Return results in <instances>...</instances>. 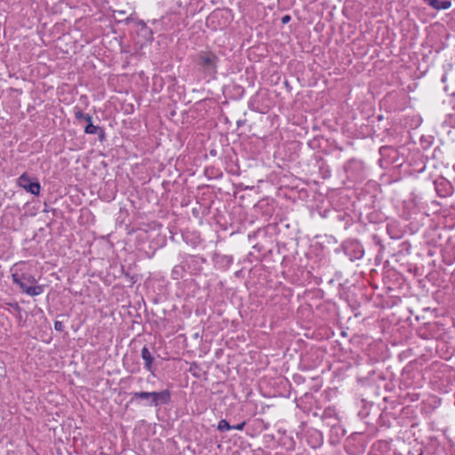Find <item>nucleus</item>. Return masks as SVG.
<instances>
[{
  "mask_svg": "<svg viewBox=\"0 0 455 455\" xmlns=\"http://www.w3.org/2000/svg\"><path fill=\"white\" fill-rule=\"evenodd\" d=\"M12 282L19 285L21 291L29 296H37L44 292L43 285H36V279L29 274H12Z\"/></svg>",
  "mask_w": 455,
  "mask_h": 455,
  "instance_id": "nucleus-1",
  "label": "nucleus"
},
{
  "mask_svg": "<svg viewBox=\"0 0 455 455\" xmlns=\"http://www.w3.org/2000/svg\"><path fill=\"white\" fill-rule=\"evenodd\" d=\"M136 399L146 400L147 405L157 407L171 402V392L167 389L160 392H135L132 394V400Z\"/></svg>",
  "mask_w": 455,
  "mask_h": 455,
  "instance_id": "nucleus-2",
  "label": "nucleus"
},
{
  "mask_svg": "<svg viewBox=\"0 0 455 455\" xmlns=\"http://www.w3.org/2000/svg\"><path fill=\"white\" fill-rule=\"evenodd\" d=\"M218 58L210 52H202L198 54V65L203 67L205 71L214 73L217 68Z\"/></svg>",
  "mask_w": 455,
  "mask_h": 455,
  "instance_id": "nucleus-3",
  "label": "nucleus"
},
{
  "mask_svg": "<svg viewBox=\"0 0 455 455\" xmlns=\"http://www.w3.org/2000/svg\"><path fill=\"white\" fill-rule=\"evenodd\" d=\"M18 184L20 185V187H21L26 191L29 192L34 196H38L40 193L41 187L38 180L36 178H32L26 173L22 174L18 179Z\"/></svg>",
  "mask_w": 455,
  "mask_h": 455,
  "instance_id": "nucleus-4",
  "label": "nucleus"
},
{
  "mask_svg": "<svg viewBox=\"0 0 455 455\" xmlns=\"http://www.w3.org/2000/svg\"><path fill=\"white\" fill-rule=\"evenodd\" d=\"M363 163L359 161H351L347 163L345 170L349 179L352 180H359L363 178Z\"/></svg>",
  "mask_w": 455,
  "mask_h": 455,
  "instance_id": "nucleus-5",
  "label": "nucleus"
},
{
  "mask_svg": "<svg viewBox=\"0 0 455 455\" xmlns=\"http://www.w3.org/2000/svg\"><path fill=\"white\" fill-rule=\"evenodd\" d=\"M141 357L144 360L145 368L152 372V363L154 362V357L147 347L142 348Z\"/></svg>",
  "mask_w": 455,
  "mask_h": 455,
  "instance_id": "nucleus-6",
  "label": "nucleus"
},
{
  "mask_svg": "<svg viewBox=\"0 0 455 455\" xmlns=\"http://www.w3.org/2000/svg\"><path fill=\"white\" fill-rule=\"evenodd\" d=\"M428 4L435 10H447L451 7V1L429 0Z\"/></svg>",
  "mask_w": 455,
  "mask_h": 455,
  "instance_id": "nucleus-7",
  "label": "nucleus"
},
{
  "mask_svg": "<svg viewBox=\"0 0 455 455\" xmlns=\"http://www.w3.org/2000/svg\"><path fill=\"white\" fill-rule=\"evenodd\" d=\"M435 187H436V191H437V194L440 197H446L449 196V193H443L442 192V189H441V187L443 188H451V185L448 181L446 180H441V181H438V182H435Z\"/></svg>",
  "mask_w": 455,
  "mask_h": 455,
  "instance_id": "nucleus-8",
  "label": "nucleus"
},
{
  "mask_svg": "<svg viewBox=\"0 0 455 455\" xmlns=\"http://www.w3.org/2000/svg\"><path fill=\"white\" fill-rule=\"evenodd\" d=\"M218 429L220 431H227L232 429V426L226 419H221L219 422Z\"/></svg>",
  "mask_w": 455,
  "mask_h": 455,
  "instance_id": "nucleus-9",
  "label": "nucleus"
},
{
  "mask_svg": "<svg viewBox=\"0 0 455 455\" xmlns=\"http://www.w3.org/2000/svg\"><path fill=\"white\" fill-rule=\"evenodd\" d=\"M99 127L93 125L92 124H88L84 129V132L87 134H95L98 132Z\"/></svg>",
  "mask_w": 455,
  "mask_h": 455,
  "instance_id": "nucleus-10",
  "label": "nucleus"
},
{
  "mask_svg": "<svg viewBox=\"0 0 455 455\" xmlns=\"http://www.w3.org/2000/svg\"><path fill=\"white\" fill-rule=\"evenodd\" d=\"M54 328L58 331H62L64 330V324L60 321H55L54 323Z\"/></svg>",
  "mask_w": 455,
  "mask_h": 455,
  "instance_id": "nucleus-11",
  "label": "nucleus"
},
{
  "mask_svg": "<svg viewBox=\"0 0 455 455\" xmlns=\"http://www.w3.org/2000/svg\"><path fill=\"white\" fill-rule=\"evenodd\" d=\"M87 114H84L83 113L82 110H77L76 111L75 113V116H76V118L78 119V120H83L84 119V116H86Z\"/></svg>",
  "mask_w": 455,
  "mask_h": 455,
  "instance_id": "nucleus-12",
  "label": "nucleus"
},
{
  "mask_svg": "<svg viewBox=\"0 0 455 455\" xmlns=\"http://www.w3.org/2000/svg\"><path fill=\"white\" fill-rule=\"evenodd\" d=\"M244 426H245V422H242L235 426H232V429L243 430Z\"/></svg>",
  "mask_w": 455,
  "mask_h": 455,
  "instance_id": "nucleus-13",
  "label": "nucleus"
},
{
  "mask_svg": "<svg viewBox=\"0 0 455 455\" xmlns=\"http://www.w3.org/2000/svg\"><path fill=\"white\" fill-rule=\"evenodd\" d=\"M14 310H16L17 312H20L21 308L18 305V303H11L9 304Z\"/></svg>",
  "mask_w": 455,
  "mask_h": 455,
  "instance_id": "nucleus-14",
  "label": "nucleus"
},
{
  "mask_svg": "<svg viewBox=\"0 0 455 455\" xmlns=\"http://www.w3.org/2000/svg\"><path fill=\"white\" fill-rule=\"evenodd\" d=\"M290 20H291V17H290L289 15H285V16H283V17L282 18V22H283V24H285V23L289 22V21H290Z\"/></svg>",
  "mask_w": 455,
  "mask_h": 455,
  "instance_id": "nucleus-15",
  "label": "nucleus"
},
{
  "mask_svg": "<svg viewBox=\"0 0 455 455\" xmlns=\"http://www.w3.org/2000/svg\"><path fill=\"white\" fill-rule=\"evenodd\" d=\"M84 120L85 122H87L88 124H92V116H91L90 115H88V114L84 116Z\"/></svg>",
  "mask_w": 455,
  "mask_h": 455,
  "instance_id": "nucleus-16",
  "label": "nucleus"
},
{
  "mask_svg": "<svg viewBox=\"0 0 455 455\" xmlns=\"http://www.w3.org/2000/svg\"><path fill=\"white\" fill-rule=\"evenodd\" d=\"M44 211H45V208L47 206L46 201H44Z\"/></svg>",
  "mask_w": 455,
  "mask_h": 455,
  "instance_id": "nucleus-17",
  "label": "nucleus"
}]
</instances>
